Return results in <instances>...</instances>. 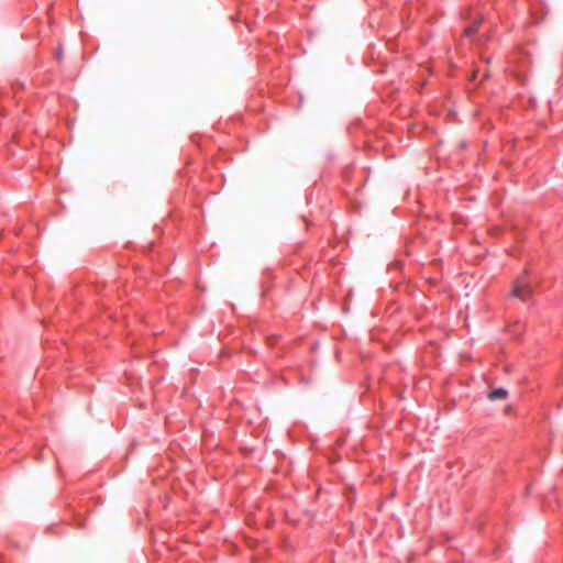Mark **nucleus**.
I'll list each match as a JSON object with an SVG mask.
<instances>
[{"mask_svg":"<svg viewBox=\"0 0 563 563\" xmlns=\"http://www.w3.org/2000/svg\"><path fill=\"white\" fill-rule=\"evenodd\" d=\"M531 295V286L528 282L525 279H518L512 287L511 296L519 298L522 301H526L529 299Z\"/></svg>","mask_w":563,"mask_h":563,"instance_id":"nucleus-1","label":"nucleus"},{"mask_svg":"<svg viewBox=\"0 0 563 563\" xmlns=\"http://www.w3.org/2000/svg\"><path fill=\"white\" fill-rule=\"evenodd\" d=\"M508 396V391L505 388H497L488 394V399L492 401L504 400Z\"/></svg>","mask_w":563,"mask_h":563,"instance_id":"nucleus-2","label":"nucleus"},{"mask_svg":"<svg viewBox=\"0 0 563 563\" xmlns=\"http://www.w3.org/2000/svg\"><path fill=\"white\" fill-rule=\"evenodd\" d=\"M481 21H476L474 24L467 26L464 31V34L466 36H472L476 33L477 31V27H478V24H479Z\"/></svg>","mask_w":563,"mask_h":563,"instance_id":"nucleus-3","label":"nucleus"},{"mask_svg":"<svg viewBox=\"0 0 563 563\" xmlns=\"http://www.w3.org/2000/svg\"><path fill=\"white\" fill-rule=\"evenodd\" d=\"M62 55H63V51H62V48H59V49L57 51V54H56L57 59H60V58H62Z\"/></svg>","mask_w":563,"mask_h":563,"instance_id":"nucleus-4","label":"nucleus"},{"mask_svg":"<svg viewBox=\"0 0 563 563\" xmlns=\"http://www.w3.org/2000/svg\"><path fill=\"white\" fill-rule=\"evenodd\" d=\"M476 75H477V71H474L472 77L476 78Z\"/></svg>","mask_w":563,"mask_h":563,"instance_id":"nucleus-5","label":"nucleus"}]
</instances>
